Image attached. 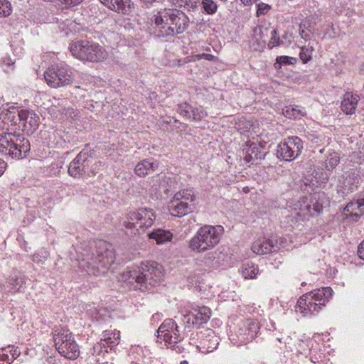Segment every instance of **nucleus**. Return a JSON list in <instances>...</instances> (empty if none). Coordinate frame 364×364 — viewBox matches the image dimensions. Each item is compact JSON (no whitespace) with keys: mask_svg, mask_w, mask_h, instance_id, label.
Instances as JSON below:
<instances>
[{"mask_svg":"<svg viewBox=\"0 0 364 364\" xmlns=\"http://www.w3.org/2000/svg\"><path fill=\"white\" fill-rule=\"evenodd\" d=\"M154 23L159 30L160 36H168L181 34L186 31L189 19L183 11L164 9L154 16Z\"/></svg>","mask_w":364,"mask_h":364,"instance_id":"nucleus-1","label":"nucleus"},{"mask_svg":"<svg viewBox=\"0 0 364 364\" xmlns=\"http://www.w3.org/2000/svg\"><path fill=\"white\" fill-rule=\"evenodd\" d=\"M330 287L315 289L302 295L298 300L295 311L304 316L318 314L332 296Z\"/></svg>","mask_w":364,"mask_h":364,"instance_id":"nucleus-2","label":"nucleus"},{"mask_svg":"<svg viewBox=\"0 0 364 364\" xmlns=\"http://www.w3.org/2000/svg\"><path fill=\"white\" fill-rule=\"evenodd\" d=\"M141 269L142 272L133 270L124 272V278L131 284L135 282V287L141 291L149 290L160 281L162 277L161 272L156 262L143 264Z\"/></svg>","mask_w":364,"mask_h":364,"instance_id":"nucleus-3","label":"nucleus"},{"mask_svg":"<svg viewBox=\"0 0 364 364\" xmlns=\"http://www.w3.org/2000/svg\"><path fill=\"white\" fill-rule=\"evenodd\" d=\"M224 232L221 225H204L200 228L189 241V247L194 252H205L215 245Z\"/></svg>","mask_w":364,"mask_h":364,"instance_id":"nucleus-4","label":"nucleus"},{"mask_svg":"<svg viewBox=\"0 0 364 364\" xmlns=\"http://www.w3.org/2000/svg\"><path fill=\"white\" fill-rule=\"evenodd\" d=\"M329 205V200L323 192L315 193L309 197H302L296 201L292 209L298 217L304 220L306 217L321 213L324 207Z\"/></svg>","mask_w":364,"mask_h":364,"instance_id":"nucleus-5","label":"nucleus"},{"mask_svg":"<svg viewBox=\"0 0 364 364\" xmlns=\"http://www.w3.org/2000/svg\"><path fill=\"white\" fill-rule=\"evenodd\" d=\"M156 217L153 209L141 208L136 211L129 212L126 215L123 225L127 234H140L153 225Z\"/></svg>","mask_w":364,"mask_h":364,"instance_id":"nucleus-6","label":"nucleus"},{"mask_svg":"<svg viewBox=\"0 0 364 364\" xmlns=\"http://www.w3.org/2000/svg\"><path fill=\"white\" fill-rule=\"evenodd\" d=\"M70 49L73 56L83 61L97 63L106 60L108 57L106 50L93 41H78L72 43Z\"/></svg>","mask_w":364,"mask_h":364,"instance_id":"nucleus-7","label":"nucleus"},{"mask_svg":"<svg viewBox=\"0 0 364 364\" xmlns=\"http://www.w3.org/2000/svg\"><path fill=\"white\" fill-rule=\"evenodd\" d=\"M114 259L115 255L113 250L106 248L104 252L97 251V255H87L80 262V267L88 274L98 276L107 272Z\"/></svg>","mask_w":364,"mask_h":364,"instance_id":"nucleus-8","label":"nucleus"},{"mask_svg":"<svg viewBox=\"0 0 364 364\" xmlns=\"http://www.w3.org/2000/svg\"><path fill=\"white\" fill-rule=\"evenodd\" d=\"M53 339L55 348L60 355L71 360L78 357L80 354L79 346L68 329L55 328L53 332Z\"/></svg>","mask_w":364,"mask_h":364,"instance_id":"nucleus-9","label":"nucleus"},{"mask_svg":"<svg viewBox=\"0 0 364 364\" xmlns=\"http://www.w3.org/2000/svg\"><path fill=\"white\" fill-rule=\"evenodd\" d=\"M194 200L195 196L192 190H183L174 195L168 205V210L173 216H184L192 212V203Z\"/></svg>","mask_w":364,"mask_h":364,"instance_id":"nucleus-10","label":"nucleus"},{"mask_svg":"<svg viewBox=\"0 0 364 364\" xmlns=\"http://www.w3.org/2000/svg\"><path fill=\"white\" fill-rule=\"evenodd\" d=\"M44 77L52 88L71 85L73 82L72 71L64 67L48 69L44 73Z\"/></svg>","mask_w":364,"mask_h":364,"instance_id":"nucleus-11","label":"nucleus"},{"mask_svg":"<svg viewBox=\"0 0 364 364\" xmlns=\"http://www.w3.org/2000/svg\"><path fill=\"white\" fill-rule=\"evenodd\" d=\"M303 149L302 141L298 136L289 137L278 144L277 156L279 159H296Z\"/></svg>","mask_w":364,"mask_h":364,"instance_id":"nucleus-12","label":"nucleus"},{"mask_svg":"<svg viewBox=\"0 0 364 364\" xmlns=\"http://www.w3.org/2000/svg\"><path fill=\"white\" fill-rule=\"evenodd\" d=\"M158 337L169 344H175L183 339V335L181 333L178 326L171 318L166 319L159 326Z\"/></svg>","mask_w":364,"mask_h":364,"instance_id":"nucleus-13","label":"nucleus"},{"mask_svg":"<svg viewBox=\"0 0 364 364\" xmlns=\"http://www.w3.org/2000/svg\"><path fill=\"white\" fill-rule=\"evenodd\" d=\"M259 329V324L257 321L247 319L240 324L237 337L241 343H246L257 336Z\"/></svg>","mask_w":364,"mask_h":364,"instance_id":"nucleus-14","label":"nucleus"},{"mask_svg":"<svg viewBox=\"0 0 364 364\" xmlns=\"http://www.w3.org/2000/svg\"><path fill=\"white\" fill-rule=\"evenodd\" d=\"M198 345L197 348L203 353H210L217 348L219 342L218 338L212 330L206 329L198 334Z\"/></svg>","mask_w":364,"mask_h":364,"instance_id":"nucleus-15","label":"nucleus"},{"mask_svg":"<svg viewBox=\"0 0 364 364\" xmlns=\"http://www.w3.org/2000/svg\"><path fill=\"white\" fill-rule=\"evenodd\" d=\"M151 186L160 194H168L176 188V178L159 174L152 179Z\"/></svg>","mask_w":364,"mask_h":364,"instance_id":"nucleus-16","label":"nucleus"},{"mask_svg":"<svg viewBox=\"0 0 364 364\" xmlns=\"http://www.w3.org/2000/svg\"><path fill=\"white\" fill-rule=\"evenodd\" d=\"M279 249L278 242L276 238H259L254 242L252 250L257 255H264L276 252Z\"/></svg>","mask_w":364,"mask_h":364,"instance_id":"nucleus-17","label":"nucleus"},{"mask_svg":"<svg viewBox=\"0 0 364 364\" xmlns=\"http://www.w3.org/2000/svg\"><path fill=\"white\" fill-rule=\"evenodd\" d=\"M364 213V198H358L356 200H352L348 203L343 210V215L346 219H350L353 221Z\"/></svg>","mask_w":364,"mask_h":364,"instance_id":"nucleus-18","label":"nucleus"},{"mask_svg":"<svg viewBox=\"0 0 364 364\" xmlns=\"http://www.w3.org/2000/svg\"><path fill=\"white\" fill-rule=\"evenodd\" d=\"M88 162L89 161H71L68 166L69 174L75 178L83 175L90 176L91 174H95L94 171L89 170Z\"/></svg>","mask_w":364,"mask_h":364,"instance_id":"nucleus-19","label":"nucleus"},{"mask_svg":"<svg viewBox=\"0 0 364 364\" xmlns=\"http://www.w3.org/2000/svg\"><path fill=\"white\" fill-rule=\"evenodd\" d=\"M16 136V141H19L20 144L18 145L14 143L13 151L9 152V156L13 159H23L26 158V154L30 151V143L21 134H18Z\"/></svg>","mask_w":364,"mask_h":364,"instance_id":"nucleus-20","label":"nucleus"},{"mask_svg":"<svg viewBox=\"0 0 364 364\" xmlns=\"http://www.w3.org/2000/svg\"><path fill=\"white\" fill-rule=\"evenodd\" d=\"M263 148L257 143L248 141L243 145L242 153L244 159H263L266 153L262 151Z\"/></svg>","mask_w":364,"mask_h":364,"instance_id":"nucleus-21","label":"nucleus"},{"mask_svg":"<svg viewBox=\"0 0 364 364\" xmlns=\"http://www.w3.org/2000/svg\"><path fill=\"white\" fill-rule=\"evenodd\" d=\"M338 161H330V165L329 166L325 163L326 161H322L321 166H324L323 164H325V166L326 170V171H320L318 170H314L312 172L313 178L310 180V183H311L313 185L316 183L321 184V183H326L329 178V171L330 169L333 168L337 165Z\"/></svg>","mask_w":364,"mask_h":364,"instance_id":"nucleus-22","label":"nucleus"},{"mask_svg":"<svg viewBox=\"0 0 364 364\" xmlns=\"http://www.w3.org/2000/svg\"><path fill=\"white\" fill-rule=\"evenodd\" d=\"M359 97L358 95H353L351 92L344 94L341 102V109L346 114H352L358 105Z\"/></svg>","mask_w":364,"mask_h":364,"instance_id":"nucleus-23","label":"nucleus"},{"mask_svg":"<svg viewBox=\"0 0 364 364\" xmlns=\"http://www.w3.org/2000/svg\"><path fill=\"white\" fill-rule=\"evenodd\" d=\"M158 167V163L151 162V161H139L136 164L134 171L139 176H144L151 173Z\"/></svg>","mask_w":364,"mask_h":364,"instance_id":"nucleus-24","label":"nucleus"},{"mask_svg":"<svg viewBox=\"0 0 364 364\" xmlns=\"http://www.w3.org/2000/svg\"><path fill=\"white\" fill-rule=\"evenodd\" d=\"M151 239H154L157 244H163L166 242L171 241L173 235L170 231L158 229L149 234Z\"/></svg>","mask_w":364,"mask_h":364,"instance_id":"nucleus-25","label":"nucleus"},{"mask_svg":"<svg viewBox=\"0 0 364 364\" xmlns=\"http://www.w3.org/2000/svg\"><path fill=\"white\" fill-rule=\"evenodd\" d=\"M113 6L111 10L116 12L127 14L132 11V5L130 0H114Z\"/></svg>","mask_w":364,"mask_h":364,"instance_id":"nucleus-26","label":"nucleus"},{"mask_svg":"<svg viewBox=\"0 0 364 364\" xmlns=\"http://www.w3.org/2000/svg\"><path fill=\"white\" fill-rule=\"evenodd\" d=\"M193 314L198 324H201L206 323L209 320L211 315V310L207 306H201L196 309Z\"/></svg>","mask_w":364,"mask_h":364,"instance_id":"nucleus-27","label":"nucleus"},{"mask_svg":"<svg viewBox=\"0 0 364 364\" xmlns=\"http://www.w3.org/2000/svg\"><path fill=\"white\" fill-rule=\"evenodd\" d=\"M258 272V267L252 262H247L242 264V274L245 279L255 278Z\"/></svg>","mask_w":364,"mask_h":364,"instance_id":"nucleus-28","label":"nucleus"},{"mask_svg":"<svg viewBox=\"0 0 364 364\" xmlns=\"http://www.w3.org/2000/svg\"><path fill=\"white\" fill-rule=\"evenodd\" d=\"M10 134H0V153L4 155H9L12 152L14 143H11V139H8Z\"/></svg>","mask_w":364,"mask_h":364,"instance_id":"nucleus-29","label":"nucleus"},{"mask_svg":"<svg viewBox=\"0 0 364 364\" xmlns=\"http://www.w3.org/2000/svg\"><path fill=\"white\" fill-rule=\"evenodd\" d=\"M102 340L105 341L109 346L112 348L119 343V331H114V332L109 333L106 331L103 333Z\"/></svg>","mask_w":364,"mask_h":364,"instance_id":"nucleus-30","label":"nucleus"},{"mask_svg":"<svg viewBox=\"0 0 364 364\" xmlns=\"http://www.w3.org/2000/svg\"><path fill=\"white\" fill-rule=\"evenodd\" d=\"M277 32L276 30H273L272 31V37L269 41L268 46L270 48H272L274 46H283L285 47H287L290 45V41L289 40L288 42H286L283 41V39H280L279 36H277Z\"/></svg>","mask_w":364,"mask_h":364,"instance_id":"nucleus-31","label":"nucleus"},{"mask_svg":"<svg viewBox=\"0 0 364 364\" xmlns=\"http://www.w3.org/2000/svg\"><path fill=\"white\" fill-rule=\"evenodd\" d=\"M343 187H342L341 189L338 190V193L340 194L341 196H344L349 193H351L354 191L355 188L358 187L357 185H355L353 183L350 184V178H346L344 183H343Z\"/></svg>","mask_w":364,"mask_h":364,"instance_id":"nucleus-32","label":"nucleus"},{"mask_svg":"<svg viewBox=\"0 0 364 364\" xmlns=\"http://www.w3.org/2000/svg\"><path fill=\"white\" fill-rule=\"evenodd\" d=\"M12 11L11 3L7 0H0V17L9 16Z\"/></svg>","mask_w":364,"mask_h":364,"instance_id":"nucleus-33","label":"nucleus"},{"mask_svg":"<svg viewBox=\"0 0 364 364\" xmlns=\"http://www.w3.org/2000/svg\"><path fill=\"white\" fill-rule=\"evenodd\" d=\"M296 62V59L292 57L288 56H279L277 58V61L274 66L277 69H280L283 65L294 64Z\"/></svg>","mask_w":364,"mask_h":364,"instance_id":"nucleus-34","label":"nucleus"},{"mask_svg":"<svg viewBox=\"0 0 364 364\" xmlns=\"http://www.w3.org/2000/svg\"><path fill=\"white\" fill-rule=\"evenodd\" d=\"M191 113V119H192L193 120H200L207 115L206 112L201 107H194L192 106Z\"/></svg>","mask_w":364,"mask_h":364,"instance_id":"nucleus-35","label":"nucleus"},{"mask_svg":"<svg viewBox=\"0 0 364 364\" xmlns=\"http://www.w3.org/2000/svg\"><path fill=\"white\" fill-rule=\"evenodd\" d=\"M24 283L25 278L21 275L12 277L10 279V284L13 287L12 289L14 292L19 291Z\"/></svg>","mask_w":364,"mask_h":364,"instance_id":"nucleus-36","label":"nucleus"},{"mask_svg":"<svg viewBox=\"0 0 364 364\" xmlns=\"http://www.w3.org/2000/svg\"><path fill=\"white\" fill-rule=\"evenodd\" d=\"M283 114L287 118H296L302 115L301 110L291 106L285 107L283 109Z\"/></svg>","mask_w":364,"mask_h":364,"instance_id":"nucleus-37","label":"nucleus"},{"mask_svg":"<svg viewBox=\"0 0 364 364\" xmlns=\"http://www.w3.org/2000/svg\"><path fill=\"white\" fill-rule=\"evenodd\" d=\"M203 8L208 14H214L217 10V4L212 0H203Z\"/></svg>","mask_w":364,"mask_h":364,"instance_id":"nucleus-38","label":"nucleus"},{"mask_svg":"<svg viewBox=\"0 0 364 364\" xmlns=\"http://www.w3.org/2000/svg\"><path fill=\"white\" fill-rule=\"evenodd\" d=\"M191 108L192 105L188 103H183L178 105V112L180 113V114L183 115V117L188 119H191Z\"/></svg>","mask_w":364,"mask_h":364,"instance_id":"nucleus-39","label":"nucleus"},{"mask_svg":"<svg viewBox=\"0 0 364 364\" xmlns=\"http://www.w3.org/2000/svg\"><path fill=\"white\" fill-rule=\"evenodd\" d=\"M183 323L186 325V327H190L191 326L198 325L193 312L186 314L183 316Z\"/></svg>","mask_w":364,"mask_h":364,"instance_id":"nucleus-40","label":"nucleus"},{"mask_svg":"<svg viewBox=\"0 0 364 364\" xmlns=\"http://www.w3.org/2000/svg\"><path fill=\"white\" fill-rule=\"evenodd\" d=\"M6 349H2L0 351V364H11L12 363L9 355L4 353Z\"/></svg>","mask_w":364,"mask_h":364,"instance_id":"nucleus-41","label":"nucleus"},{"mask_svg":"<svg viewBox=\"0 0 364 364\" xmlns=\"http://www.w3.org/2000/svg\"><path fill=\"white\" fill-rule=\"evenodd\" d=\"M92 153L88 155L87 151L86 149H84L82 151L77 154L75 156V159H87L89 157H92Z\"/></svg>","mask_w":364,"mask_h":364,"instance_id":"nucleus-42","label":"nucleus"},{"mask_svg":"<svg viewBox=\"0 0 364 364\" xmlns=\"http://www.w3.org/2000/svg\"><path fill=\"white\" fill-rule=\"evenodd\" d=\"M299 57L304 63H306L311 58V57L307 53L306 51L304 50V48H301V50L299 53Z\"/></svg>","mask_w":364,"mask_h":364,"instance_id":"nucleus-43","label":"nucleus"},{"mask_svg":"<svg viewBox=\"0 0 364 364\" xmlns=\"http://www.w3.org/2000/svg\"><path fill=\"white\" fill-rule=\"evenodd\" d=\"M270 9V6L268 4L262 3L258 4L257 14H264L267 11Z\"/></svg>","mask_w":364,"mask_h":364,"instance_id":"nucleus-44","label":"nucleus"},{"mask_svg":"<svg viewBox=\"0 0 364 364\" xmlns=\"http://www.w3.org/2000/svg\"><path fill=\"white\" fill-rule=\"evenodd\" d=\"M299 35L305 41L311 39V34L305 32L304 29L301 28V26H300L299 28Z\"/></svg>","mask_w":364,"mask_h":364,"instance_id":"nucleus-45","label":"nucleus"},{"mask_svg":"<svg viewBox=\"0 0 364 364\" xmlns=\"http://www.w3.org/2000/svg\"><path fill=\"white\" fill-rule=\"evenodd\" d=\"M216 255H217L216 252H213L207 253L204 257L205 263L209 264L210 261L215 259Z\"/></svg>","mask_w":364,"mask_h":364,"instance_id":"nucleus-46","label":"nucleus"},{"mask_svg":"<svg viewBox=\"0 0 364 364\" xmlns=\"http://www.w3.org/2000/svg\"><path fill=\"white\" fill-rule=\"evenodd\" d=\"M358 255L362 259H364V240L358 245Z\"/></svg>","mask_w":364,"mask_h":364,"instance_id":"nucleus-47","label":"nucleus"},{"mask_svg":"<svg viewBox=\"0 0 364 364\" xmlns=\"http://www.w3.org/2000/svg\"><path fill=\"white\" fill-rule=\"evenodd\" d=\"M102 4H103L105 6L109 8V9H112V7L113 6V1L114 0H100Z\"/></svg>","mask_w":364,"mask_h":364,"instance_id":"nucleus-48","label":"nucleus"},{"mask_svg":"<svg viewBox=\"0 0 364 364\" xmlns=\"http://www.w3.org/2000/svg\"><path fill=\"white\" fill-rule=\"evenodd\" d=\"M142 6L149 7L156 0H139Z\"/></svg>","mask_w":364,"mask_h":364,"instance_id":"nucleus-49","label":"nucleus"},{"mask_svg":"<svg viewBox=\"0 0 364 364\" xmlns=\"http://www.w3.org/2000/svg\"><path fill=\"white\" fill-rule=\"evenodd\" d=\"M186 5L188 8L194 9V8L197 7V1H193L192 0H186Z\"/></svg>","mask_w":364,"mask_h":364,"instance_id":"nucleus-50","label":"nucleus"},{"mask_svg":"<svg viewBox=\"0 0 364 364\" xmlns=\"http://www.w3.org/2000/svg\"><path fill=\"white\" fill-rule=\"evenodd\" d=\"M6 166L5 161H0V176L4 173Z\"/></svg>","mask_w":364,"mask_h":364,"instance_id":"nucleus-51","label":"nucleus"},{"mask_svg":"<svg viewBox=\"0 0 364 364\" xmlns=\"http://www.w3.org/2000/svg\"><path fill=\"white\" fill-rule=\"evenodd\" d=\"M281 39H283V41H284L286 42H288V41L289 40L290 41V43H291V36L289 33H285L282 36V38Z\"/></svg>","mask_w":364,"mask_h":364,"instance_id":"nucleus-52","label":"nucleus"},{"mask_svg":"<svg viewBox=\"0 0 364 364\" xmlns=\"http://www.w3.org/2000/svg\"><path fill=\"white\" fill-rule=\"evenodd\" d=\"M20 354V353L18 351H17V350L16 349L14 353H11V361L13 362V360L17 357L18 356V355Z\"/></svg>","mask_w":364,"mask_h":364,"instance_id":"nucleus-53","label":"nucleus"},{"mask_svg":"<svg viewBox=\"0 0 364 364\" xmlns=\"http://www.w3.org/2000/svg\"><path fill=\"white\" fill-rule=\"evenodd\" d=\"M202 56H203V58H204L205 59L208 60H211L213 58V55H211V54H206V53H203L202 55Z\"/></svg>","mask_w":364,"mask_h":364,"instance_id":"nucleus-54","label":"nucleus"},{"mask_svg":"<svg viewBox=\"0 0 364 364\" xmlns=\"http://www.w3.org/2000/svg\"><path fill=\"white\" fill-rule=\"evenodd\" d=\"M262 33V28L257 27L254 29V33L255 35H257L258 33L260 35Z\"/></svg>","mask_w":364,"mask_h":364,"instance_id":"nucleus-55","label":"nucleus"},{"mask_svg":"<svg viewBox=\"0 0 364 364\" xmlns=\"http://www.w3.org/2000/svg\"><path fill=\"white\" fill-rule=\"evenodd\" d=\"M4 63L6 65H14V62H12V60H11V59H9V58H8V59H5V60H4Z\"/></svg>","mask_w":364,"mask_h":364,"instance_id":"nucleus-56","label":"nucleus"},{"mask_svg":"<svg viewBox=\"0 0 364 364\" xmlns=\"http://www.w3.org/2000/svg\"><path fill=\"white\" fill-rule=\"evenodd\" d=\"M161 314L156 313L152 316V320H158L161 318Z\"/></svg>","mask_w":364,"mask_h":364,"instance_id":"nucleus-57","label":"nucleus"},{"mask_svg":"<svg viewBox=\"0 0 364 364\" xmlns=\"http://www.w3.org/2000/svg\"><path fill=\"white\" fill-rule=\"evenodd\" d=\"M241 1H242V2L244 4L247 5V4H251L252 2H256V1H257L258 0H241Z\"/></svg>","mask_w":364,"mask_h":364,"instance_id":"nucleus-58","label":"nucleus"},{"mask_svg":"<svg viewBox=\"0 0 364 364\" xmlns=\"http://www.w3.org/2000/svg\"><path fill=\"white\" fill-rule=\"evenodd\" d=\"M180 364H188V363L186 360H183V361L181 362Z\"/></svg>","mask_w":364,"mask_h":364,"instance_id":"nucleus-59","label":"nucleus"},{"mask_svg":"<svg viewBox=\"0 0 364 364\" xmlns=\"http://www.w3.org/2000/svg\"><path fill=\"white\" fill-rule=\"evenodd\" d=\"M360 69H361V70L364 71V63L362 64Z\"/></svg>","mask_w":364,"mask_h":364,"instance_id":"nucleus-60","label":"nucleus"},{"mask_svg":"<svg viewBox=\"0 0 364 364\" xmlns=\"http://www.w3.org/2000/svg\"><path fill=\"white\" fill-rule=\"evenodd\" d=\"M337 157H338V156H334V157H332L331 159V160H333L334 159H336V158H337Z\"/></svg>","mask_w":364,"mask_h":364,"instance_id":"nucleus-61","label":"nucleus"}]
</instances>
